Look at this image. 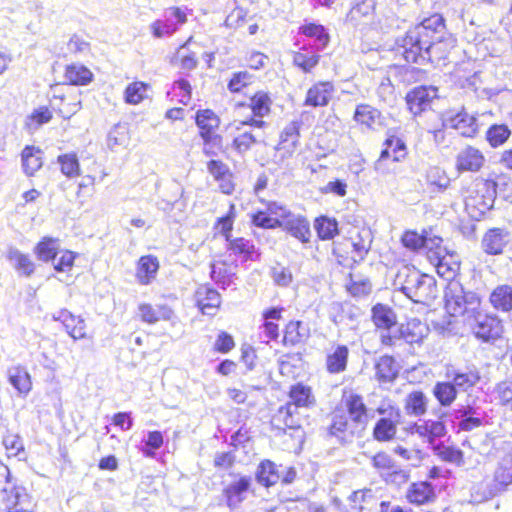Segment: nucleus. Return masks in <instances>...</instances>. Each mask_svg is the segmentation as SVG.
<instances>
[{"label": "nucleus", "instance_id": "obj_1", "mask_svg": "<svg viewBox=\"0 0 512 512\" xmlns=\"http://www.w3.org/2000/svg\"><path fill=\"white\" fill-rule=\"evenodd\" d=\"M439 24L440 14L423 19L419 24L410 28L404 36L396 40V53L408 63L424 65L430 39H433L431 32L435 31L436 27H440Z\"/></svg>", "mask_w": 512, "mask_h": 512}, {"label": "nucleus", "instance_id": "obj_2", "mask_svg": "<svg viewBox=\"0 0 512 512\" xmlns=\"http://www.w3.org/2000/svg\"><path fill=\"white\" fill-rule=\"evenodd\" d=\"M395 284L415 303L428 304L437 297L434 277L423 274L415 268L404 266L400 269Z\"/></svg>", "mask_w": 512, "mask_h": 512}, {"label": "nucleus", "instance_id": "obj_3", "mask_svg": "<svg viewBox=\"0 0 512 512\" xmlns=\"http://www.w3.org/2000/svg\"><path fill=\"white\" fill-rule=\"evenodd\" d=\"M445 307L453 317H462L463 322L471 318L481 308L477 293L466 291L458 281H451L445 290Z\"/></svg>", "mask_w": 512, "mask_h": 512}, {"label": "nucleus", "instance_id": "obj_4", "mask_svg": "<svg viewBox=\"0 0 512 512\" xmlns=\"http://www.w3.org/2000/svg\"><path fill=\"white\" fill-rule=\"evenodd\" d=\"M497 184L493 180L476 178L465 196V208L475 218L489 211L496 199Z\"/></svg>", "mask_w": 512, "mask_h": 512}, {"label": "nucleus", "instance_id": "obj_5", "mask_svg": "<svg viewBox=\"0 0 512 512\" xmlns=\"http://www.w3.org/2000/svg\"><path fill=\"white\" fill-rule=\"evenodd\" d=\"M512 483V447L510 452L505 455L498 463L497 469L494 474V483L489 486L486 485V488L483 492L480 493V488H474V493L472 496L476 501H484L491 497H493L497 492L504 489L507 485Z\"/></svg>", "mask_w": 512, "mask_h": 512}, {"label": "nucleus", "instance_id": "obj_6", "mask_svg": "<svg viewBox=\"0 0 512 512\" xmlns=\"http://www.w3.org/2000/svg\"><path fill=\"white\" fill-rule=\"evenodd\" d=\"M476 338L483 341H490L500 337L503 327L497 316L483 313L481 308L465 322Z\"/></svg>", "mask_w": 512, "mask_h": 512}, {"label": "nucleus", "instance_id": "obj_7", "mask_svg": "<svg viewBox=\"0 0 512 512\" xmlns=\"http://www.w3.org/2000/svg\"><path fill=\"white\" fill-rule=\"evenodd\" d=\"M0 491L6 496L4 498L6 506L11 510L9 512H25L22 506L27 498L25 488L16 486L12 481L8 466L0 463Z\"/></svg>", "mask_w": 512, "mask_h": 512}, {"label": "nucleus", "instance_id": "obj_8", "mask_svg": "<svg viewBox=\"0 0 512 512\" xmlns=\"http://www.w3.org/2000/svg\"><path fill=\"white\" fill-rule=\"evenodd\" d=\"M272 99L267 92L258 91L249 100L247 107L251 109L253 117L247 120L239 122L236 126L238 131L241 130V126H251L256 128H262L266 125V122L257 119L267 116L271 111ZM240 106H246V104H240Z\"/></svg>", "mask_w": 512, "mask_h": 512}, {"label": "nucleus", "instance_id": "obj_9", "mask_svg": "<svg viewBox=\"0 0 512 512\" xmlns=\"http://www.w3.org/2000/svg\"><path fill=\"white\" fill-rule=\"evenodd\" d=\"M440 27H436L435 31L431 32L433 39H430L428 49L425 55V64L439 63L445 60L452 48V40L446 38L444 18L440 15Z\"/></svg>", "mask_w": 512, "mask_h": 512}, {"label": "nucleus", "instance_id": "obj_10", "mask_svg": "<svg viewBox=\"0 0 512 512\" xmlns=\"http://www.w3.org/2000/svg\"><path fill=\"white\" fill-rule=\"evenodd\" d=\"M373 322L377 328L387 331L381 335L382 343L391 346L394 340L397 339L396 335V314L394 311L383 304H377L372 309Z\"/></svg>", "mask_w": 512, "mask_h": 512}, {"label": "nucleus", "instance_id": "obj_11", "mask_svg": "<svg viewBox=\"0 0 512 512\" xmlns=\"http://www.w3.org/2000/svg\"><path fill=\"white\" fill-rule=\"evenodd\" d=\"M196 124L200 128V135L204 141V152L210 155L207 146L210 144H218L221 142V137L214 134V130L219 127V117L210 109L198 110L196 113Z\"/></svg>", "mask_w": 512, "mask_h": 512}, {"label": "nucleus", "instance_id": "obj_12", "mask_svg": "<svg viewBox=\"0 0 512 512\" xmlns=\"http://www.w3.org/2000/svg\"><path fill=\"white\" fill-rule=\"evenodd\" d=\"M438 89L434 86H419L406 96L408 108L412 114L419 115L428 108L433 99L437 97Z\"/></svg>", "mask_w": 512, "mask_h": 512}, {"label": "nucleus", "instance_id": "obj_13", "mask_svg": "<svg viewBox=\"0 0 512 512\" xmlns=\"http://www.w3.org/2000/svg\"><path fill=\"white\" fill-rule=\"evenodd\" d=\"M251 484L252 478L250 476H240L225 486L223 495L230 509L237 508L246 499Z\"/></svg>", "mask_w": 512, "mask_h": 512}, {"label": "nucleus", "instance_id": "obj_14", "mask_svg": "<svg viewBox=\"0 0 512 512\" xmlns=\"http://www.w3.org/2000/svg\"><path fill=\"white\" fill-rule=\"evenodd\" d=\"M485 163V157L482 152L472 146H467L462 149L456 157V168L459 172L479 171Z\"/></svg>", "mask_w": 512, "mask_h": 512}, {"label": "nucleus", "instance_id": "obj_15", "mask_svg": "<svg viewBox=\"0 0 512 512\" xmlns=\"http://www.w3.org/2000/svg\"><path fill=\"white\" fill-rule=\"evenodd\" d=\"M445 124L459 131L462 136L473 137L478 132V123L474 115L469 114L462 109L456 114L450 115L445 119Z\"/></svg>", "mask_w": 512, "mask_h": 512}, {"label": "nucleus", "instance_id": "obj_16", "mask_svg": "<svg viewBox=\"0 0 512 512\" xmlns=\"http://www.w3.org/2000/svg\"><path fill=\"white\" fill-rule=\"evenodd\" d=\"M385 148L381 151L379 159L375 163V170L384 172L383 163L387 159H392L394 162L403 160L406 156V145L398 137L391 136L386 139Z\"/></svg>", "mask_w": 512, "mask_h": 512}, {"label": "nucleus", "instance_id": "obj_17", "mask_svg": "<svg viewBox=\"0 0 512 512\" xmlns=\"http://www.w3.org/2000/svg\"><path fill=\"white\" fill-rule=\"evenodd\" d=\"M412 434H417L422 439H425L429 444L435 445V441L446 434V426L440 420H425L421 423H414L410 427Z\"/></svg>", "mask_w": 512, "mask_h": 512}, {"label": "nucleus", "instance_id": "obj_18", "mask_svg": "<svg viewBox=\"0 0 512 512\" xmlns=\"http://www.w3.org/2000/svg\"><path fill=\"white\" fill-rule=\"evenodd\" d=\"M344 405L347 412L356 427L360 426L364 429L368 423V408L364 403L363 397L350 393L344 399Z\"/></svg>", "mask_w": 512, "mask_h": 512}, {"label": "nucleus", "instance_id": "obj_19", "mask_svg": "<svg viewBox=\"0 0 512 512\" xmlns=\"http://www.w3.org/2000/svg\"><path fill=\"white\" fill-rule=\"evenodd\" d=\"M356 425L349 422L344 412H335L332 415L328 432L341 442H350L355 434Z\"/></svg>", "mask_w": 512, "mask_h": 512}, {"label": "nucleus", "instance_id": "obj_20", "mask_svg": "<svg viewBox=\"0 0 512 512\" xmlns=\"http://www.w3.org/2000/svg\"><path fill=\"white\" fill-rule=\"evenodd\" d=\"M53 320L63 324L67 333L74 339L79 340L86 337L85 322L80 316H75L66 309L53 314Z\"/></svg>", "mask_w": 512, "mask_h": 512}, {"label": "nucleus", "instance_id": "obj_21", "mask_svg": "<svg viewBox=\"0 0 512 512\" xmlns=\"http://www.w3.org/2000/svg\"><path fill=\"white\" fill-rule=\"evenodd\" d=\"M334 92V86L329 81L314 84L306 94L305 105L322 107L328 105Z\"/></svg>", "mask_w": 512, "mask_h": 512}, {"label": "nucleus", "instance_id": "obj_22", "mask_svg": "<svg viewBox=\"0 0 512 512\" xmlns=\"http://www.w3.org/2000/svg\"><path fill=\"white\" fill-rule=\"evenodd\" d=\"M282 228L302 243L310 242L311 230L306 218L289 214L282 221Z\"/></svg>", "mask_w": 512, "mask_h": 512}, {"label": "nucleus", "instance_id": "obj_23", "mask_svg": "<svg viewBox=\"0 0 512 512\" xmlns=\"http://www.w3.org/2000/svg\"><path fill=\"white\" fill-rule=\"evenodd\" d=\"M300 121H292L288 123L280 134V141L277 145V150L285 151L288 155H292L299 144Z\"/></svg>", "mask_w": 512, "mask_h": 512}, {"label": "nucleus", "instance_id": "obj_24", "mask_svg": "<svg viewBox=\"0 0 512 512\" xmlns=\"http://www.w3.org/2000/svg\"><path fill=\"white\" fill-rule=\"evenodd\" d=\"M508 243V233L500 228L487 231L482 239L483 250L490 255H498L503 252Z\"/></svg>", "mask_w": 512, "mask_h": 512}, {"label": "nucleus", "instance_id": "obj_25", "mask_svg": "<svg viewBox=\"0 0 512 512\" xmlns=\"http://www.w3.org/2000/svg\"><path fill=\"white\" fill-rule=\"evenodd\" d=\"M447 377L457 390L467 391L474 387L480 380L479 372L476 369H452L447 372Z\"/></svg>", "mask_w": 512, "mask_h": 512}, {"label": "nucleus", "instance_id": "obj_26", "mask_svg": "<svg viewBox=\"0 0 512 512\" xmlns=\"http://www.w3.org/2000/svg\"><path fill=\"white\" fill-rule=\"evenodd\" d=\"M401 418L381 417L373 428V438L378 442H390L397 434V426Z\"/></svg>", "mask_w": 512, "mask_h": 512}, {"label": "nucleus", "instance_id": "obj_27", "mask_svg": "<svg viewBox=\"0 0 512 512\" xmlns=\"http://www.w3.org/2000/svg\"><path fill=\"white\" fill-rule=\"evenodd\" d=\"M6 258L20 275L29 277L34 273L35 264L30 256L22 253L17 248L10 247L7 251Z\"/></svg>", "mask_w": 512, "mask_h": 512}, {"label": "nucleus", "instance_id": "obj_28", "mask_svg": "<svg viewBox=\"0 0 512 512\" xmlns=\"http://www.w3.org/2000/svg\"><path fill=\"white\" fill-rule=\"evenodd\" d=\"M139 316L142 321L154 324L160 320H169L173 315V311L165 305L152 306L147 303L139 305Z\"/></svg>", "mask_w": 512, "mask_h": 512}, {"label": "nucleus", "instance_id": "obj_29", "mask_svg": "<svg viewBox=\"0 0 512 512\" xmlns=\"http://www.w3.org/2000/svg\"><path fill=\"white\" fill-rule=\"evenodd\" d=\"M159 262L155 256H142L138 261L136 277L140 284L148 285L157 274Z\"/></svg>", "mask_w": 512, "mask_h": 512}, {"label": "nucleus", "instance_id": "obj_30", "mask_svg": "<svg viewBox=\"0 0 512 512\" xmlns=\"http://www.w3.org/2000/svg\"><path fill=\"white\" fill-rule=\"evenodd\" d=\"M197 303L204 314H214L212 310L217 309L221 303L220 294L213 288L200 287L196 292Z\"/></svg>", "mask_w": 512, "mask_h": 512}, {"label": "nucleus", "instance_id": "obj_31", "mask_svg": "<svg viewBox=\"0 0 512 512\" xmlns=\"http://www.w3.org/2000/svg\"><path fill=\"white\" fill-rule=\"evenodd\" d=\"M9 383L17 390L20 395H27L31 388L32 382L29 373L24 367L14 366L8 369Z\"/></svg>", "mask_w": 512, "mask_h": 512}, {"label": "nucleus", "instance_id": "obj_32", "mask_svg": "<svg viewBox=\"0 0 512 512\" xmlns=\"http://www.w3.org/2000/svg\"><path fill=\"white\" fill-rule=\"evenodd\" d=\"M426 332L427 327L417 319H413L396 329L397 339L403 338L407 343L421 341Z\"/></svg>", "mask_w": 512, "mask_h": 512}, {"label": "nucleus", "instance_id": "obj_33", "mask_svg": "<svg viewBox=\"0 0 512 512\" xmlns=\"http://www.w3.org/2000/svg\"><path fill=\"white\" fill-rule=\"evenodd\" d=\"M349 349L345 345H337L326 357V368L330 373H341L346 369Z\"/></svg>", "mask_w": 512, "mask_h": 512}, {"label": "nucleus", "instance_id": "obj_34", "mask_svg": "<svg viewBox=\"0 0 512 512\" xmlns=\"http://www.w3.org/2000/svg\"><path fill=\"white\" fill-rule=\"evenodd\" d=\"M281 478V471L277 469L274 462L270 460L262 461L256 471V480L259 484L269 487L276 484Z\"/></svg>", "mask_w": 512, "mask_h": 512}, {"label": "nucleus", "instance_id": "obj_35", "mask_svg": "<svg viewBox=\"0 0 512 512\" xmlns=\"http://www.w3.org/2000/svg\"><path fill=\"white\" fill-rule=\"evenodd\" d=\"M491 305L500 311L509 312L512 310V286L500 285L490 295Z\"/></svg>", "mask_w": 512, "mask_h": 512}, {"label": "nucleus", "instance_id": "obj_36", "mask_svg": "<svg viewBox=\"0 0 512 512\" xmlns=\"http://www.w3.org/2000/svg\"><path fill=\"white\" fill-rule=\"evenodd\" d=\"M428 399L422 391H413L405 398V411L408 415L422 416L427 411Z\"/></svg>", "mask_w": 512, "mask_h": 512}, {"label": "nucleus", "instance_id": "obj_37", "mask_svg": "<svg viewBox=\"0 0 512 512\" xmlns=\"http://www.w3.org/2000/svg\"><path fill=\"white\" fill-rule=\"evenodd\" d=\"M456 418L459 420L458 428L462 431H472L482 425V418L477 411L471 407H462L456 411Z\"/></svg>", "mask_w": 512, "mask_h": 512}, {"label": "nucleus", "instance_id": "obj_38", "mask_svg": "<svg viewBox=\"0 0 512 512\" xmlns=\"http://www.w3.org/2000/svg\"><path fill=\"white\" fill-rule=\"evenodd\" d=\"M376 377L381 382H391L398 374V366L391 356H382L375 366Z\"/></svg>", "mask_w": 512, "mask_h": 512}, {"label": "nucleus", "instance_id": "obj_39", "mask_svg": "<svg viewBox=\"0 0 512 512\" xmlns=\"http://www.w3.org/2000/svg\"><path fill=\"white\" fill-rule=\"evenodd\" d=\"M375 0H355L347 19L353 24H358L364 18H370L375 10Z\"/></svg>", "mask_w": 512, "mask_h": 512}, {"label": "nucleus", "instance_id": "obj_40", "mask_svg": "<svg viewBox=\"0 0 512 512\" xmlns=\"http://www.w3.org/2000/svg\"><path fill=\"white\" fill-rule=\"evenodd\" d=\"M59 250V240L51 237H44L34 248V253L39 260H56Z\"/></svg>", "mask_w": 512, "mask_h": 512}, {"label": "nucleus", "instance_id": "obj_41", "mask_svg": "<svg viewBox=\"0 0 512 512\" xmlns=\"http://www.w3.org/2000/svg\"><path fill=\"white\" fill-rule=\"evenodd\" d=\"M42 152L34 147H26L22 151V166L28 176L34 175L42 167Z\"/></svg>", "mask_w": 512, "mask_h": 512}, {"label": "nucleus", "instance_id": "obj_42", "mask_svg": "<svg viewBox=\"0 0 512 512\" xmlns=\"http://www.w3.org/2000/svg\"><path fill=\"white\" fill-rule=\"evenodd\" d=\"M433 496V488L428 482L413 483L407 492L409 502L421 505L428 502Z\"/></svg>", "mask_w": 512, "mask_h": 512}, {"label": "nucleus", "instance_id": "obj_43", "mask_svg": "<svg viewBox=\"0 0 512 512\" xmlns=\"http://www.w3.org/2000/svg\"><path fill=\"white\" fill-rule=\"evenodd\" d=\"M92 77V72L83 65L72 64L65 71V79L72 85H86L91 82Z\"/></svg>", "mask_w": 512, "mask_h": 512}, {"label": "nucleus", "instance_id": "obj_44", "mask_svg": "<svg viewBox=\"0 0 512 512\" xmlns=\"http://www.w3.org/2000/svg\"><path fill=\"white\" fill-rule=\"evenodd\" d=\"M228 249L236 255H241L245 260H256L259 254L254 244L244 238L230 239Z\"/></svg>", "mask_w": 512, "mask_h": 512}, {"label": "nucleus", "instance_id": "obj_45", "mask_svg": "<svg viewBox=\"0 0 512 512\" xmlns=\"http://www.w3.org/2000/svg\"><path fill=\"white\" fill-rule=\"evenodd\" d=\"M372 243V233L369 229H361L356 237L352 238L353 257L356 260H363L365 255L369 252Z\"/></svg>", "mask_w": 512, "mask_h": 512}, {"label": "nucleus", "instance_id": "obj_46", "mask_svg": "<svg viewBox=\"0 0 512 512\" xmlns=\"http://www.w3.org/2000/svg\"><path fill=\"white\" fill-rule=\"evenodd\" d=\"M380 115L376 108L368 104H359L354 113V120L361 125L372 128L379 120Z\"/></svg>", "mask_w": 512, "mask_h": 512}, {"label": "nucleus", "instance_id": "obj_47", "mask_svg": "<svg viewBox=\"0 0 512 512\" xmlns=\"http://www.w3.org/2000/svg\"><path fill=\"white\" fill-rule=\"evenodd\" d=\"M433 394L442 406H450L457 397V389L451 381L437 382Z\"/></svg>", "mask_w": 512, "mask_h": 512}, {"label": "nucleus", "instance_id": "obj_48", "mask_svg": "<svg viewBox=\"0 0 512 512\" xmlns=\"http://www.w3.org/2000/svg\"><path fill=\"white\" fill-rule=\"evenodd\" d=\"M427 183L438 192L445 191L450 185V178L444 169L438 166L430 167L426 172Z\"/></svg>", "mask_w": 512, "mask_h": 512}, {"label": "nucleus", "instance_id": "obj_49", "mask_svg": "<svg viewBox=\"0 0 512 512\" xmlns=\"http://www.w3.org/2000/svg\"><path fill=\"white\" fill-rule=\"evenodd\" d=\"M289 396L291 401L287 404L295 405V409H298L299 407H308L314 401L310 388L302 384L293 386L290 390Z\"/></svg>", "mask_w": 512, "mask_h": 512}, {"label": "nucleus", "instance_id": "obj_50", "mask_svg": "<svg viewBox=\"0 0 512 512\" xmlns=\"http://www.w3.org/2000/svg\"><path fill=\"white\" fill-rule=\"evenodd\" d=\"M320 56L308 49H302L299 52L294 53L293 63L305 73L312 71L314 67L319 63Z\"/></svg>", "mask_w": 512, "mask_h": 512}, {"label": "nucleus", "instance_id": "obj_51", "mask_svg": "<svg viewBox=\"0 0 512 512\" xmlns=\"http://www.w3.org/2000/svg\"><path fill=\"white\" fill-rule=\"evenodd\" d=\"M300 31L308 37L315 38L318 49L325 48L329 43L330 37L323 25L309 23L301 26Z\"/></svg>", "mask_w": 512, "mask_h": 512}, {"label": "nucleus", "instance_id": "obj_52", "mask_svg": "<svg viewBox=\"0 0 512 512\" xmlns=\"http://www.w3.org/2000/svg\"><path fill=\"white\" fill-rule=\"evenodd\" d=\"M296 411L297 409H295V405L286 404L278 410V413L274 416V421L278 426L283 424L289 429L299 428L300 422L299 419L295 417Z\"/></svg>", "mask_w": 512, "mask_h": 512}, {"label": "nucleus", "instance_id": "obj_53", "mask_svg": "<svg viewBox=\"0 0 512 512\" xmlns=\"http://www.w3.org/2000/svg\"><path fill=\"white\" fill-rule=\"evenodd\" d=\"M314 227L322 240H330L338 234V224L335 219L322 216L316 219Z\"/></svg>", "mask_w": 512, "mask_h": 512}, {"label": "nucleus", "instance_id": "obj_54", "mask_svg": "<svg viewBox=\"0 0 512 512\" xmlns=\"http://www.w3.org/2000/svg\"><path fill=\"white\" fill-rule=\"evenodd\" d=\"M433 451L435 455L445 462L455 464L457 466L464 463L462 451L454 447L438 444L433 446Z\"/></svg>", "mask_w": 512, "mask_h": 512}, {"label": "nucleus", "instance_id": "obj_55", "mask_svg": "<svg viewBox=\"0 0 512 512\" xmlns=\"http://www.w3.org/2000/svg\"><path fill=\"white\" fill-rule=\"evenodd\" d=\"M510 135L511 130L507 125L495 124L487 130L486 139L492 147L496 148L504 144Z\"/></svg>", "mask_w": 512, "mask_h": 512}, {"label": "nucleus", "instance_id": "obj_56", "mask_svg": "<svg viewBox=\"0 0 512 512\" xmlns=\"http://www.w3.org/2000/svg\"><path fill=\"white\" fill-rule=\"evenodd\" d=\"M52 119V112L48 107H40L27 117L25 125L30 132H34L43 124L48 123Z\"/></svg>", "mask_w": 512, "mask_h": 512}, {"label": "nucleus", "instance_id": "obj_57", "mask_svg": "<svg viewBox=\"0 0 512 512\" xmlns=\"http://www.w3.org/2000/svg\"><path fill=\"white\" fill-rule=\"evenodd\" d=\"M308 336L307 329L303 326L302 322H290L286 326L284 341L285 343H290L291 345H295L300 343Z\"/></svg>", "mask_w": 512, "mask_h": 512}, {"label": "nucleus", "instance_id": "obj_58", "mask_svg": "<svg viewBox=\"0 0 512 512\" xmlns=\"http://www.w3.org/2000/svg\"><path fill=\"white\" fill-rule=\"evenodd\" d=\"M257 135L252 132L244 131L234 137L232 141V148L240 155H244L248 152L256 143Z\"/></svg>", "mask_w": 512, "mask_h": 512}, {"label": "nucleus", "instance_id": "obj_59", "mask_svg": "<svg viewBox=\"0 0 512 512\" xmlns=\"http://www.w3.org/2000/svg\"><path fill=\"white\" fill-rule=\"evenodd\" d=\"M371 464L373 468L382 473H388L395 468L396 464L392 457L386 452H378L371 458Z\"/></svg>", "mask_w": 512, "mask_h": 512}, {"label": "nucleus", "instance_id": "obj_60", "mask_svg": "<svg viewBox=\"0 0 512 512\" xmlns=\"http://www.w3.org/2000/svg\"><path fill=\"white\" fill-rule=\"evenodd\" d=\"M61 171L67 177L79 175V162L75 154H64L58 157Z\"/></svg>", "mask_w": 512, "mask_h": 512}, {"label": "nucleus", "instance_id": "obj_61", "mask_svg": "<svg viewBox=\"0 0 512 512\" xmlns=\"http://www.w3.org/2000/svg\"><path fill=\"white\" fill-rule=\"evenodd\" d=\"M254 76L247 71H239L233 74L232 78L228 83V89L232 93H237L242 90V88L248 86L253 82Z\"/></svg>", "mask_w": 512, "mask_h": 512}, {"label": "nucleus", "instance_id": "obj_62", "mask_svg": "<svg viewBox=\"0 0 512 512\" xmlns=\"http://www.w3.org/2000/svg\"><path fill=\"white\" fill-rule=\"evenodd\" d=\"M146 85L143 82H133L125 90V101L129 104H138L144 98Z\"/></svg>", "mask_w": 512, "mask_h": 512}, {"label": "nucleus", "instance_id": "obj_63", "mask_svg": "<svg viewBox=\"0 0 512 512\" xmlns=\"http://www.w3.org/2000/svg\"><path fill=\"white\" fill-rule=\"evenodd\" d=\"M382 478L387 484L401 486L409 481L410 473L407 470L395 466V468L388 473H382Z\"/></svg>", "mask_w": 512, "mask_h": 512}, {"label": "nucleus", "instance_id": "obj_64", "mask_svg": "<svg viewBox=\"0 0 512 512\" xmlns=\"http://www.w3.org/2000/svg\"><path fill=\"white\" fill-rule=\"evenodd\" d=\"M495 392L501 405L512 410V382L504 381L499 383L495 388Z\"/></svg>", "mask_w": 512, "mask_h": 512}]
</instances>
